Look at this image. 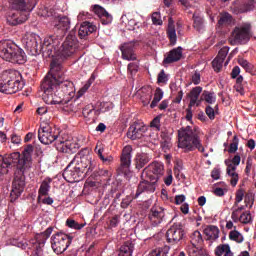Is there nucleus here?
Masks as SVG:
<instances>
[{"label":"nucleus","instance_id":"obj_1","mask_svg":"<svg viewBox=\"0 0 256 256\" xmlns=\"http://www.w3.org/2000/svg\"><path fill=\"white\" fill-rule=\"evenodd\" d=\"M33 151H35V147L28 144L24 146L22 153L12 152L5 154L2 167H6V172H1L0 177L8 175L9 171L14 169L12 190L10 192L11 203H15V200L20 198L23 195V191H25L27 185L25 173L33 168Z\"/></svg>","mask_w":256,"mask_h":256},{"label":"nucleus","instance_id":"obj_2","mask_svg":"<svg viewBox=\"0 0 256 256\" xmlns=\"http://www.w3.org/2000/svg\"><path fill=\"white\" fill-rule=\"evenodd\" d=\"M42 100L47 105H67L71 101L63 99V93H59L58 77L53 73V61L50 63V71L43 79L41 86Z\"/></svg>","mask_w":256,"mask_h":256},{"label":"nucleus","instance_id":"obj_3","mask_svg":"<svg viewBox=\"0 0 256 256\" xmlns=\"http://www.w3.org/2000/svg\"><path fill=\"white\" fill-rule=\"evenodd\" d=\"M24 47L30 55H39L43 53L46 57H54L59 49V38L57 36H48L41 44V38L35 34H28L24 39Z\"/></svg>","mask_w":256,"mask_h":256},{"label":"nucleus","instance_id":"obj_4","mask_svg":"<svg viewBox=\"0 0 256 256\" xmlns=\"http://www.w3.org/2000/svg\"><path fill=\"white\" fill-rule=\"evenodd\" d=\"M178 147L184 149V153H190L196 150L200 153H205V146H203L199 134L190 126L181 128L178 131Z\"/></svg>","mask_w":256,"mask_h":256},{"label":"nucleus","instance_id":"obj_5","mask_svg":"<svg viewBox=\"0 0 256 256\" xmlns=\"http://www.w3.org/2000/svg\"><path fill=\"white\" fill-rule=\"evenodd\" d=\"M25 87V81L21 72L17 70H6L0 74V93L13 95Z\"/></svg>","mask_w":256,"mask_h":256},{"label":"nucleus","instance_id":"obj_6","mask_svg":"<svg viewBox=\"0 0 256 256\" xmlns=\"http://www.w3.org/2000/svg\"><path fill=\"white\" fill-rule=\"evenodd\" d=\"M0 57L4 61L17 63L18 65H23L27 61L25 51L11 40L0 41Z\"/></svg>","mask_w":256,"mask_h":256},{"label":"nucleus","instance_id":"obj_7","mask_svg":"<svg viewBox=\"0 0 256 256\" xmlns=\"http://www.w3.org/2000/svg\"><path fill=\"white\" fill-rule=\"evenodd\" d=\"M52 73L58 77V93H63V99H65V95H69V89L73 87V82L68 81L65 76L67 68L61 65L59 60H52Z\"/></svg>","mask_w":256,"mask_h":256},{"label":"nucleus","instance_id":"obj_8","mask_svg":"<svg viewBox=\"0 0 256 256\" xmlns=\"http://www.w3.org/2000/svg\"><path fill=\"white\" fill-rule=\"evenodd\" d=\"M77 49V36H75V30H72L66 40L63 42L61 49L59 50L58 56L52 61H58L60 65H63L69 57H72Z\"/></svg>","mask_w":256,"mask_h":256},{"label":"nucleus","instance_id":"obj_9","mask_svg":"<svg viewBox=\"0 0 256 256\" xmlns=\"http://www.w3.org/2000/svg\"><path fill=\"white\" fill-rule=\"evenodd\" d=\"M70 165L76 166V169L85 175L95 169L96 163L93 161L91 154H89V150L85 149L74 156L70 162Z\"/></svg>","mask_w":256,"mask_h":256},{"label":"nucleus","instance_id":"obj_10","mask_svg":"<svg viewBox=\"0 0 256 256\" xmlns=\"http://www.w3.org/2000/svg\"><path fill=\"white\" fill-rule=\"evenodd\" d=\"M253 34L251 32V24L245 23L242 26H236L229 37L230 45H246L251 41Z\"/></svg>","mask_w":256,"mask_h":256},{"label":"nucleus","instance_id":"obj_11","mask_svg":"<svg viewBox=\"0 0 256 256\" xmlns=\"http://www.w3.org/2000/svg\"><path fill=\"white\" fill-rule=\"evenodd\" d=\"M73 241V236L65 232H57L51 237V247L57 255L65 253Z\"/></svg>","mask_w":256,"mask_h":256},{"label":"nucleus","instance_id":"obj_12","mask_svg":"<svg viewBox=\"0 0 256 256\" xmlns=\"http://www.w3.org/2000/svg\"><path fill=\"white\" fill-rule=\"evenodd\" d=\"M59 129L51 127L49 124H46L45 126H41L38 130V139L40 142L43 143V145H51V143L56 141L59 143Z\"/></svg>","mask_w":256,"mask_h":256},{"label":"nucleus","instance_id":"obj_13","mask_svg":"<svg viewBox=\"0 0 256 256\" xmlns=\"http://www.w3.org/2000/svg\"><path fill=\"white\" fill-rule=\"evenodd\" d=\"M185 237V230L181 222L174 223L166 232L167 243L170 245H177L180 241H183Z\"/></svg>","mask_w":256,"mask_h":256},{"label":"nucleus","instance_id":"obj_14","mask_svg":"<svg viewBox=\"0 0 256 256\" xmlns=\"http://www.w3.org/2000/svg\"><path fill=\"white\" fill-rule=\"evenodd\" d=\"M148 180H142L139 182L134 199H137L139 195L143 193H155L157 189V178L149 175Z\"/></svg>","mask_w":256,"mask_h":256},{"label":"nucleus","instance_id":"obj_15","mask_svg":"<svg viewBox=\"0 0 256 256\" xmlns=\"http://www.w3.org/2000/svg\"><path fill=\"white\" fill-rule=\"evenodd\" d=\"M163 173H165V166L161 162L154 161L150 163L143 169L142 174L146 175V177H154L158 182L161 177H163Z\"/></svg>","mask_w":256,"mask_h":256},{"label":"nucleus","instance_id":"obj_16","mask_svg":"<svg viewBox=\"0 0 256 256\" xmlns=\"http://www.w3.org/2000/svg\"><path fill=\"white\" fill-rule=\"evenodd\" d=\"M131 153H133V147L127 145L122 150V155L120 158V167L118 168L119 173L127 175L131 168Z\"/></svg>","mask_w":256,"mask_h":256},{"label":"nucleus","instance_id":"obj_17","mask_svg":"<svg viewBox=\"0 0 256 256\" xmlns=\"http://www.w3.org/2000/svg\"><path fill=\"white\" fill-rule=\"evenodd\" d=\"M148 219L153 227H158L166 220L165 210L163 207L153 206L148 213Z\"/></svg>","mask_w":256,"mask_h":256},{"label":"nucleus","instance_id":"obj_18","mask_svg":"<svg viewBox=\"0 0 256 256\" xmlns=\"http://www.w3.org/2000/svg\"><path fill=\"white\" fill-rule=\"evenodd\" d=\"M83 177H85L83 172H80L79 169H77L75 165H71V163L64 169L63 178L68 183H77L81 181Z\"/></svg>","mask_w":256,"mask_h":256},{"label":"nucleus","instance_id":"obj_19","mask_svg":"<svg viewBox=\"0 0 256 256\" xmlns=\"http://www.w3.org/2000/svg\"><path fill=\"white\" fill-rule=\"evenodd\" d=\"M15 12H10L7 16V23L9 25H21V23H25L29 19V13L31 11L25 10H17L14 9Z\"/></svg>","mask_w":256,"mask_h":256},{"label":"nucleus","instance_id":"obj_20","mask_svg":"<svg viewBox=\"0 0 256 256\" xmlns=\"http://www.w3.org/2000/svg\"><path fill=\"white\" fill-rule=\"evenodd\" d=\"M51 233H53V228L48 227L44 232L40 233L36 238V245L33 256H43V247L48 237H51Z\"/></svg>","mask_w":256,"mask_h":256},{"label":"nucleus","instance_id":"obj_21","mask_svg":"<svg viewBox=\"0 0 256 256\" xmlns=\"http://www.w3.org/2000/svg\"><path fill=\"white\" fill-rule=\"evenodd\" d=\"M71 27V20H69V17L62 16L59 18L58 23L54 26L55 31H57V35H54V37H57L59 44L61 43V37L69 31Z\"/></svg>","mask_w":256,"mask_h":256},{"label":"nucleus","instance_id":"obj_22","mask_svg":"<svg viewBox=\"0 0 256 256\" xmlns=\"http://www.w3.org/2000/svg\"><path fill=\"white\" fill-rule=\"evenodd\" d=\"M56 149L60 153H66L68 155H73L79 150V144L75 142H71L69 140H61L59 139V143L56 144Z\"/></svg>","mask_w":256,"mask_h":256},{"label":"nucleus","instance_id":"obj_23","mask_svg":"<svg viewBox=\"0 0 256 256\" xmlns=\"http://www.w3.org/2000/svg\"><path fill=\"white\" fill-rule=\"evenodd\" d=\"M122 59L125 61H137V54H135V42L124 43L120 46Z\"/></svg>","mask_w":256,"mask_h":256},{"label":"nucleus","instance_id":"obj_24","mask_svg":"<svg viewBox=\"0 0 256 256\" xmlns=\"http://www.w3.org/2000/svg\"><path fill=\"white\" fill-rule=\"evenodd\" d=\"M37 3L38 0H11V7L18 11H33Z\"/></svg>","mask_w":256,"mask_h":256},{"label":"nucleus","instance_id":"obj_25","mask_svg":"<svg viewBox=\"0 0 256 256\" xmlns=\"http://www.w3.org/2000/svg\"><path fill=\"white\" fill-rule=\"evenodd\" d=\"M146 131L147 127L135 122L128 128L127 137L128 139L135 141L137 139H141V137H143V133Z\"/></svg>","mask_w":256,"mask_h":256},{"label":"nucleus","instance_id":"obj_26","mask_svg":"<svg viewBox=\"0 0 256 256\" xmlns=\"http://www.w3.org/2000/svg\"><path fill=\"white\" fill-rule=\"evenodd\" d=\"M152 157L151 154L146 153V152H138L136 153L134 157V165L135 169L137 171H141L145 165H147L151 161Z\"/></svg>","mask_w":256,"mask_h":256},{"label":"nucleus","instance_id":"obj_27","mask_svg":"<svg viewBox=\"0 0 256 256\" xmlns=\"http://www.w3.org/2000/svg\"><path fill=\"white\" fill-rule=\"evenodd\" d=\"M181 57H183V48L179 46L169 51L167 57L164 58L163 63L165 65H171V63L181 61Z\"/></svg>","mask_w":256,"mask_h":256},{"label":"nucleus","instance_id":"obj_28","mask_svg":"<svg viewBox=\"0 0 256 256\" xmlns=\"http://www.w3.org/2000/svg\"><path fill=\"white\" fill-rule=\"evenodd\" d=\"M93 12L99 17L102 25H109V23L113 21V16H111V14H109L105 8L99 5L93 6Z\"/></svg>","mask_w":256,"mask_h":256},{"label":"nucleus","instance_id":"obj_29","mask_svg":"<svg viewBox=\"0 0 256 256\" xmlns=\"http://www.w3.org/2000/svg\"><path fill=\"white\" fill-rule=\"evenodd\" d=\"M225 165L227 166L226 172L229 177H231L230 183L232 187H235L239 182V174H237V166L231 163V160H225Z\"/></svg>","mask_w":256,"mask_h":256},{"label":"nucleus","instance_id":"obj_30","mask_svg":"<svg viewBox=\"0 0 256 256\" xmlns=\"http://www.w3.org/2000/svg\"><path fill=\"white\" fill-rule=\"evenodd\" d=\"M95 31H97V26H95L91 22L85 21L80 25V28L78 30V36L81 39H87L89 33H95Z\"/></svg>","mask_w":256,"mask_h":256},{"label":"nucleus","instance_id":"obj_31","mask_svg":"<svg viewBox=\"0 0 256 256\" xmlns=\"http://www.w3.org/2000/svg\"><path fill=\"white\" fill-rule=\"evenodd\" d=\"M233 25V16L228 12H221L218 16L217 28L226 29V27H231Z\"/></svg>","mask_w":256,"mask_h":256},{"label":"nucleus","instance_id":"obj_32","mask_svg":"<svg viewBox=\"0 0 256 256\" xmlns=\"http://www.w3.org/2000/svg\"><path fill=\"white\" fill-rule=\"evenodd\" d=\"M203 92V87L196 86L194 87L190 93L188 94V97L190 99L189 107H194V105H201V99L199 100V95Z\"/></svg>","mask_w":256,"mask_h":256},{"label":"nucleus","instance_id":"obj_33","mask_svg":"<svg viewBox=\"0 0 256 256\" xmlns=\"http://www.w3.org/2000/svg\"><path fill=\"white\" fill-rule=\"evenodd\" d=\"M204 235H206L208 241H217V239H219V227L207 225L204 228Z\"/></svg>","mask_w":256,"mask_h":256},{"label":"nucleus","instance_id":"obj_34","mask_svg":"<svg viewBox=\"0 0 256 256\" xmlns=\"http://www.w3.org/2000/svg\"><path fill=\"white\" fill-rule=\"evenodd\" d=\"M134 249H135V244L131 241H126L120 247L118 256H133Z\"/></svg>","mask_w":256,"mask_h":256},{"label":"nucleus","instance_id":"obj_35","mask_svg":"<svg viewBox=\"0 0 256 256\" xmlns=\"http://www.w3.org/2000/svg\"><path fill=\"white\" fill-rule=\"evenodd\" d=\"M50 190H51V178L44 179L38 190V199H41V197H47V195H49Z\"/></svg>","mask_w":256,"mask_h":256},{"label":"nucleus","instance_id":"obj_36","mask_svg":"<svg viewBox=\"0 0 256 256\" xmlns=\"http://www.w3.org/2000/svg\"><path fill=\"white\" fill-rule=\"evenodd\" d=\"M166 33L171 45H175L177 43V30H175V24L171 20H169Z\"/></svg>","mask_w":256,"mask_h":256},{"label":"nucleus","instance_id":"obj_37","mask_svg":"<svg viewBox=\"0 0 256 256\" xmlns=\"http://www.w3.org/2000/svg\"><path fill=\"white\" fill-rule=\"evenodd\" d=\"M201 101H206V103H209V105H213V103H215L217 101L215 92H210V91L204 90L201 95Z\"/></svg>","mask_w":256,"mask_h":256},{"label":"nucleus","instance_id":"obj_38","mask_svg":"<svg viewBox=\"0 0 256 256\" xmlns=\"http://www.w3.org/2000/svg\"><path fill=\"white\" fill-rule=\"evenodd\" d=\"M161 99H163V90L161 88H156L150 108L155 109Z\"/></svg>","mask_w":256,"mask_h":256},{"label":"nucleus","instance_id":"obj_39","mask_svg":"<svg viewBox=\"0 0 256 256\" xmlns=\"http://www.w3.org/2000/svg\"><path fill=\"white\" fill-rule=\"evenodd\" d=\"M238 64L245 69L246 73H253L255 71V66L244 58L238 59Z\"/></svg>","mask_w":256,"mask_h":256},{"label":"nucleus","instance_id":"obj_40","mask_svg":"<svg viewBox=\"0 0 256 256\" xmlns=\"http://www.w3.org/2000/svg\"><path fill=\"white\" fill-rule=\"evenodd\" d=\"M229 239L231 241H235L236 243H243L244 241L243 234L237 230H233L229 233Z\"/></svg>","mask_w":256,"mask_h":256},{"label":"nucleus","instance_id":"obj_41","mask_svg":"<svg viewBox=\"0 0 256 256\" xmlns=\"http://www.w3.org/2000/svg\"><path fill=\"white\" fill-rule=\"evenodd\" d=\"M66 226L69 227L70 229H76L77 231H79L83 229V227H85V224H79V222L73 219H67Z\"/></svg>","mask_w":256,"mask_h":256},{"label":"nucleus","instance_id":"obj_42","mask_svg":"<svg viewBox=\"0 0 256 256\" xmlns=\"http://www.w3.org/2000/svg\"><path fill=\"white\" fill-rule=\"evenodd\" d=\"M161 147L165 152L171 149V138L169 136L167 135L162 136Z\"/></svg>","mask_w":256,"mask_h":256},{"label":"nucleus","instance_id":"obj_43","mask_svg":"<svg viewBox=\"0 0 256 256\" xmlns=\"http://www.w3.org/2000/svg\"><path fill=\"white\" fill-rule=\"evenodd\" d=\"M228 249H231V246H229V244H220L215 249V255L223 256V254L225 255Z\"/></svg>","mask_w":256,"mask_h":256},{"label":"nucleus","instance_id":"obj_44","mask_svg":"<svg viewBox=\"0 0 256 256\" xmlns=\"http://www.w3.org/2000/svg\"><path fill=\"white\" fill-rule=\"evenodd\" d=\"M192 239V245H200L203 243V236L201 235V232L194 231V233L191 236Z\"/></svg>","mask_w":256,"mask_h":256},{"label":"nucleus","instance_id":"obj_45","mask_svg":"<svg viewBox=\"0 0 256 256\" xmlns=\"http://www.w3.org/2000/svg\"><path fill=\"white\" fill-rule=\"evenodd\" d=\"M223 63H224V60H221L220 58H217V57L212 61V67L216 73L221 72V69H223Z\"/></svg>","mask_w":256,"mask_h":256},{"label":"nucleus","instance_id":"obj_46","mask_svg":"<svg viewBox=\"0 0 256 256\" xmlns=\"http://www.w3.org/2000/svg\"><path fill=\"white\" fill-rule=\"evenodd\" d=\"M169 249V246H165L164 248H158L151 253V256H168Z\"/></svg>","mask_w":256,"mask_h":256},{"label":"nucleus","instance_id":"obj_47","mask_svg":"<svg viewBox=\"0 0 256 256\" xmlns=\"http://www.w3.org/2000/svg\"><path fill=\"white\" fill-rule=\"evenodd\" d=\"M239 149V137L236 135L233 137L232 143L230 144V147L228 149L229 153H235Z\"/></svg>","mask_w":256,"mask_h":256},{"label":"nucleus","instance_id":"obj_48","mask_svg":"<svg viewBox=\"0 0 256 256\" xmlns=\"http://www.w3.org/2000/svg\"><path fill=\"white\" fill-rule=\"evenodd\" d=\"M239 221L244 225L251 223V213L243 212L239 217Z\"/></svg>","mask_w":256,"mask_h":256},{"label":"nucleus","instance_id":"obj_49","mask_svg":"<svg viewBox=\"0 0 256 256\" xmlns=\"http://www.w3.org/2000/svg\"><path fill=\"white\" fill-rule=\"evenodd\" d=\"M243 197L245 198V190L239 189L236 192L234 207H237V205H239V203H241V201H243Z\"/></svg>","mask_w":256,"mask_h":256},{"label":"nucleus","instance_id":"obj_50","mask_svg":"<svg viewBox=\"0 0 256 256\" xmlns=\"http://www.w3.org/2000/svg\"><path fill=\"white\" fill-rule=\"evenodd\" d=\"M133 199H137L135 198V196L131 197V196H126L121 204L120 207H122V209H127V207H129V205H131V203L133 202Z\"/></svg>","mask_w":256,"mask_h":256},{"label":"nucleus","instance_id":"obj_51","mask_svg":"<svg viewBox=\"0 0 256 256\" xmlns=\"http://www.w3.org/2000/svg\"><path fill=\"white\" fill-rule=\"evenodd\" d=\"M251 171H253V158L248 157L246 161V168H245V174L247 177L251 175Z\"/></svg>","mask_w":256,"mask_h":256},{"label":"nucleus","instance_id":"obj_52","mask_svg":"<svg viewBox=\"0 0 256 256\" xmlns=\"http://www.w3.org/2000/svg\"><path fill=\"white\" fill-rule=\"evenodd\" d=\"M139 71V63L131 62L128 64V72L130 75H135Z\"/></svg>","mask_w":256,"mask_h":256},{"label":"nucleus","instance_id":"obj_53","mask_svg":"<svg viewBox=\"0 0 256 256\" xmlns=\"http://www.w3.org/2000/svg\"><path fill=\"white\" fill-rule=\"evenodd\" d=\"M151 127H154L156 131H161V116H156L150 123Z\"/></svg>","mask_w":256,"mask_h":256},{"label":"nucleus","instance_id":"obj_54","mask_svg":"<svg viewBox=\"0 0 256 256\" xmlns=\"http://www.w3.org/2000/svg\"><path fill=\"white\" fill-rule=\"evenodd\" d=\"M228 53L229 47L225 46L218 52L216 58H220V60L225 61V58L227 57Z\"/></svg>","mask_w":256,"mask_h":256},{"label":"nucleus","instance_id":"obj_55","mask_svg":"<svg viewBox=\"0 0 256 256\" xmlns=\"http://www.w3.org/2000/svg\"><path fill=\"white\" fill-rule=\"evenodd\" d=\"M244 201L246 205H253V202L255 201V196L253 195V192H247L246 195H244Z\"/></svg>","mask_w":256,"mask_h":256},{"label":"nucleus","instance_id":"obj_56","mask_svg":"<svg viewBox=\"0 0 256 256\" xmlns=\"http://www.w3.org/2000/svg\"><path fill=\"white\" fill-rule=\"evenodd\" d=\"M13 245L20 249H27V247H29L27 240H13Z\"/></svg>","mask_w":256,"mask_h":256},{"label":"nucleus","instance_id":"obj_57","mask_svg":"<svg viewBox=\"0 0 256 256\" xmlns=\"http://www.w3.org/2000/svg\"><path fill=\"white\" fill-rule=\"evenodd\" d=\"M152 22L154 25H163V21H161V14L159 12H154L152 14Z\"/></svg>","mask_w":256,"mask_h":256},{"label":"nucleus","instance_id":"obj_58","mask_svg":"<svg viewBox=\"0 0 256 256\" xmlns=\"http://www.w3.org/2000/svg\"><path fill=\"white\" fill-rule=\"evenodd\" d=\"M167 81H169V78L165 74V70H161L158 74L157 83H167Z\"/></svg>","mask_w":256,"mask_h":256},{"label":"nucleus","instance_id":"obj_59","mask_svg":"<svg viewBox=\"0 0 256 256\" xmlns=\"http://www.w3.org/2000/svg\"><path fill=\"white\" fill-rule=\"evenodd\" d=\"M93 111H95V107H93V105H87L83 108L82 114L84 117H89Z\"/></svg>","mask_w":256,"mask_h":256},{"label":"nucleus","instance_id":"obj_60","mask_svg":"<svg viewBox=\"0 0 256 256\" xmlns=\"http://www.w3.org/2000/svg\"><path fill=\"white\" fill-rule=\"evenodd\" d=\"M205 113L211 121L215 119V109H213V107H211L210 105L206 106Z\"/></svg>","mask_w":256,"mask_h":256},{"label":"nucleus","instance_id":"obj_61","mask_svg":"<svg viewBox=\"0 0 256 256\" xmlns=\"http://www.w3.org/2000/svg\"><path fill=\"white\" fill-rule=\"evenodd\" d=\"M94 151L98 155L99 159H102V157H104L103 151H105V148H103L101 144H97Z\"/></svg>","mask_w":256,"mask_h":256},{"label":"nucleus","instance_id":"obj_62","mask_svg":"<svg viewBox=\"0 0 256 256\" xmlns=\"http://www.w3.org/2000/svg\"><path fill=\"white\" fill-rule=\"evenodd\" d=\"M192 83H194V85H199V83H201V74L199 72H195L192 75Z\"/></svg>","mask_w":256,"mask_h":256},{"label":"nucleus","instance_id":"obj_63","mask_svg":"<svg viewBox=\"0 0 256 256\" xmlns=\"http://www.w3.org/2000/svg\"><path fill=\"white\" fill-rule=\"evenodd\" d=\"M117 225H119V216L115 215L110 219L109 227L113 228V227H117Z\"/></svg>","mask_w":256,"mask_h":256},{"label":"nucleus","instance_id":"obj_64","mask_svg":"<svg viewBox=\"0 0 256 256\" xmlns=\"http://www.w3.org/2000/svg\"><path fill=\"white\" fill-rule=\"evenodd\" d=\"M185 199H186V197L183 194L176 195L174 203H175V205H181V203H185Z\"/></svg>","mask_w":256,"mask_h":256}]
</instances>
